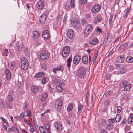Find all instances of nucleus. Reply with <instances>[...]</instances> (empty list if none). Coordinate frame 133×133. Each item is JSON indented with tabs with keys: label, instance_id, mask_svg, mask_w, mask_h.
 I'll return each instance as SVG.
<instances>
[{
	"label": "nucleus",
	"instance_id": "obj_26",
	"mask_svg": "<svg viewBox=\"0 0 133 133\" xmlns=\"http://www.w3.org/2000/svg\"><path fill=\"white\" fill-rule=\"evenodd\" d=\"M88 57L87 56H84L82 58V61L84 64H87L88 62Z\"/></svg>",
	"mask_w": 133,
	"mask_h": 133
},
{
	"label": "nucleus",
	"instance_id": "obj_27",
	"mask_svg": "<svg viewBox=\"0 0 133 133\" xmlns=\"http://www.w3.org/2000/svg\"><path fill=\"white\" fill-rule=\"evenodd\" d=\"M44 75V73L43 72H39L35 76V77L36 78H38L43 76Z\"/></svg>",
	"mask_w": 133,
	"mask_h": 133
},
{
	"label": "nucleus",
	"instance_id": "obj_37",
	"mask_svg": "<svg viewBox=\"0 0 133 133\" xmlns=\"http://www.w3.org/2000/svg\"><path fill=\"white\" fill-rule=\"evenodd\" d=\"M39 130L41 133H46L45 132L46 130L42 126H41L39 127Z\"/></svg>",
	"mask_w": 133,
	"mask_h": 133
},
{
	"label": "nucleus",
	"instance_id": "obj_44",
	"mask_svg": "<svg viewBox=\"0 0 133 133\" xmlns=\"http://www.w3.org/2000/svg\"><path fill=\"white\" fill-rule=\"evenodd\" d=\"M41 43V41L40 39H38L37 41L35 43V44L36 46H38L40 45Z\"/></svg>",
	"mask_w": 133,
	"mask_h": 133
},
{
	"label": "nucleus",
	"instance_id": "obj_5",
	"mask_svg": "<svg viewBox=\"0 0 133 133\" xmlns=\"http://www.w3.org/2000/svg\"><path fill=\"white\" fill-rule=\"evenodd\" d=\"M63 104L62 100L61 99H57L55 103L54 106L55 109L57 111H59L61 109Z\"/></svg>",
	"mask_w": 133,
	"mask_h": 133
},
{
	"label": "nucleus",
	"instance_id": "obj_58",
	"mask_svg": "<svg viewBox=\"0 0 133 133\" xmlns=\"http://www.w3.org/2000/svg\"><path fill=\"white\" fill-rule=\"evenodd\" d=\"M113 15L112 14H111L110 15V18L109 19V22L110 23V22H111L113 18Z\"/></svg>",
	"mask_w": 133,
	"mask_h": 133
},
{
	"label": "nucleus",
	"instance_id": "obj_12",
	"mask_svg": "<svg viewBox=\"0 0 133 133\" xmlns=\"http://www.w3.org/2000/svg\"><path fill=\"white\" fill-rule=\"evenodd\" d=\"M42 36L44 40L48 39L50 38L49 31L48 30L44 31L43 32Z\"/></svg>",
	"mask_w": 133,
	"mask_h": 133
},
{
	"label": "nucleus",
	"instance_id": "obj_46",
	"mask_svg": "<svg viewBox=\"0 0 133 133\" xmlns=\"http://www.w3.org/2000/svg\"><path fill=\"white\" fill-rule=\"evenodd\" d=\"M130 10V9L129 8H128L127 9V10H126V11L125 14L124 16L125 18H126L127 17V16H128L129 12Z\"/></svg>",
	"mask_w": 133,
	"mask_h": 133
},
{
	"label": "nucleus",
	"instance_id": "obj_25",
	"mask_svg": "<svg viewBox=\"0 0 133 133\" xmlns=\"http://www.w3.org/2000/svg\"><path fill=\"white\" fill-rule=\"evenodd\" d=\"M16 63L14 61H12L9 64V66L10 69L11 70H13L15 66Z\"/></svg>",
	"mask_w": 133,
	"mask_h": 133
},
{
	"label": "nucleus",
	"instance_id": "obj_38",
	"mask_svg": "<svg viewBox=\"0 0 133 133\" xmlns=\"http://www.w3.org/2000/svg\"><path fill=\"white\" fill-rule=\"evenodd\" d=\"M121 115L120 114H117L115 117V120L117 122H119L121 120Z\"/></svg>",
	"mask_w": 133,
	"mask_h": 133
},
{
	"label": "nucleus",
	"instance_id": "obj_1",
	"mask_svg": "<svg viewBox=\"0 0 133 133\" xmlns=\"http://www.w3.org/2000/svg\"><path fill=\"white\" fill-rule=\"evenodd\" d=\"M55 83L56 84V89L59 92L63 91L64 90L63 85L65 84L61 80L56 79L55 81Z\"/></svg>",
	"mask_w": 133,
	"mask_h": 133
},
{
	"label": "nucleus",
	"instance_id": "obj_10",
	"mask_svg": "<svg viewBox=\"0 0 133 133\" xmlns=\"http://www.w3.org/2000/svg\"><path fill=\"white\" fill-rule=\"evenodd\" d=\"M54 126L56 130L58 131H60L62 130V125L60 123L55 122L54 123Z\"/></svg>",
	"mask_w": 133,
	"mask_h": 133
},
{
	"label": "nucleus",
	"instance_id": "obj_52",
	"mask_svg": "<svg viewBox=\"0 0 133 133\" xmlns=\"http://www.w3.org/2000/svg\"><path fill=\"white\" fill-rule=\"evenodd\" d=\"M79 2L81 4L85 5L87 3V1H80Z\"/></svg>",
	"mask_w": 133,
	"mask_h": 133
},
{
	"label": "nucleus",
	"instance_id": "obj_54",
	"mask_svg": "<svg viewBox=\"0 0 133 133\" xmlns=\"http://www.w3.org/2000/svg\"><path fill=\"white\" fill-rule=\"evenodd\" d=\"M110 93V91H108L106 92L105 93V95L106 97H108L109 96Z\"/></svg>",
	"mask_w": 133,
	"mask_h": 133
},
{
	"label": "nucleus",
	"instance_id": "obj_36",
	"mask_svg": "<svg viewBox=\"0 0 133 133\" xmlns=\"http://www.w3.org/2000/svg\"><path fill=\"white\" fill-rule=\"evenodd\" d=\"M128 45V44L127 43H125L120 45L119 49L121 50H123L127 47Z\"/></svg>",
	"mask_w": 133,
	"mask_h": 133
},
{
	"label": "nucleus",
	"instance_id": "obj_45",
	"mask_svg": "<svg viewBox=\"0 0 133 133\" xmlns=\"http://www.w3.org/2000/svg\"><path fill=\"white\" fill-rule=\"evenodd\" d=\"M117 112L118 113H119L122 110V108L120 106H118L117 108Z\"/></svg>",
	"mask_w": 133,
	"mask_h": 133
},
{
	"label": "nucleus",
	"instance_id": "obj_33",
	"mask_svg": "<svg viewBox=\"0 0 133 133\" xmlns=\"http://www.w3.org/2000/svg\"><path fill=\"white\" fill-rule=\"evenodd\" d=\"M48 96L47 93L43 92L42 94L41 100L43 101L45 100L47 98Z\"/></svg>",
	"mask_w": 133,
	"mask_h": 133
},
{
	"label": "nucleus",
	"instance_id": "obj_61",
	"mask_svg": "<svg viewBox=\"0 0 133 133\" xmlns=\"http://www.w3.org/2000/svg\"><path fill=\"white\" fill-rule=\"evenodd\" d=\"M128 118H130L131 119H133V114L132 113H130Z\"/></svg>",
	"mask_w": 133,
	"mask_h": 133
},
{
	"label": "nucleus",
	"instance_id": "obj_51",
	"mask_svg": "<svg viewBox=\"0 0 133 133\" xmlns=\"http://www.w3.org/2000/svg\"><path fill=\"white\" fill-rule=\"evenodd\" d=\"M109 104V102L108 100H106L104 103V105L105 107H107Z\"/></svg>",
	"mask_w": 133,
	"mask_h": 133
},
{
	"label": "nucleus",
	"instance_id": "obj_16",
	"mask_svg": "<svg viewBox=\"0 0 133 133\" xmlns=\"http://www.w3.org/2000/svg\"><path fill=\"white\" fill-rule=\"evenodd\" d=\"M47 17V15L46 14H43L40 17L39 21L42 23H44L46 20Z\"/></svg>",
	"mask_w": 133,
	"mask_h": 133
},
{
	"label": "nucleus",
	"instance_id": "obj_19",
	"mask_svg": "<svg viewBox=\"0 0 133 133\" xmlns=\"http://www.w3.org/2000/svg\"><path fill=\"white\" fill-rule=\"evenodd\" d=\"M1 118L3 121V128L5 129L6 130L7 129V126H8V124L7 121L3 117H1Z\"/></svg>",
	"mask_w": 133,
	"mask_h": 133
},
{
	"label": "nucleus",
	"instance_id": "obj_55",
	"mask_svg": "<svg viewBox=\"0 0 133 133\" xmlns=\"http://www.w3.org/2000/svg\"><path fill=\"white\" fill-rule=\"evenodd\" d=\"M111 76V75L110 74H108L106 76V78L107 79L109 80Z\"/></svg>",
	"mask_w": 133,
	"mask_h": 133
},
{
	"label": "nucleus",
	"instance_id": "obj_47",
	"mask_svg": "<svg viewBox=\"0 0 133 133\" xmlns=\"http://www.w3.org/2000/svg\"><path fill=\"white\" fill-rule=\"evenodd\" d=\"M102 18L101 17H97L95 19V22L96 23L97 22H99L101 21V20Z\"/></svg>",
	"mask_w": 133,
	"mask_h": 133
},
{
	"label": "nucleus",
	"instance_id": "obj_13",
	"mask_svg": "<svg viewBox=\"0 0 133 133\" xmlns=\"http://www.w3.org/2000/svg\"><path fill=\"white\" fill-rule=\"evenodd\" d=\"M74 31L72 29H69L68 31L67 34V36L69 38H71L74 36Z\"/></svg>",
	"mask_w": 133,
	"mask_h": 133
},
{
	"label": "nucleus",
	"instance_id": "obj_62",
	"mask_svg": "<svg viewBox=\"0 0 133 133\" xmlns=\"http://www.w3.org/2000/svg\"><path fill=\"white\" fill-rule=\"evenodd\" d=\"M85 16L87 18H90L91 16L89 14H87L85 15Z\"/></svg>",
	"mask_w": 133,
	"mask_h": 133
},
{
	"label": "nucleus",
	"instance_id": "obj_17",
	"mask_svg": "<svg viewBox=\"0 0 133 133\" xmlns=\"http://www.w3.org/2000/svg\"><path fill=\"white\" fill-rule=\"evenodd\" d=\"M125 59V57L123 55H119L118 56L117 58V61L119 63H123Z\"/></svg>",
	"mask_w": 133,
	"mask_h": 133
},
{
	"label": "nucleus",
	"instance_id": "obj_42",
	"mask_svg": "<svg viewBox=\"0 0 133 133\" xmlns=\"http://www.w3.org/2000/svg\"><path fill=\"white\" fill-rule=\"evenodd\" d=\"M106 128L108 130H111L112 129L113 126L112 125L107 124L106 125Z\"/></svg>",
	"mask_w": 133,
	"mask_h": 133
},
{
	"label": "nucleus",
	"instance_id": "obj_60",
	"mask_svg": "<svg viewBox=\"0 0 133 133\" xmlns=\"http://www.w3.org/2000/svg\"><path fill=\"white\" fill-rule=\"evenodd\" d=\"M81 21L82 23L83 24H85L86 23V20L84 19H82Z\"/></svg>",
	"mask_w": 133,
	"mask_h": 133
},
{
	"label": "nucleus",
	"instance_id": "obj_41",
	"mask_svg": "<svg viewBox=\"0 0 133 133\" xmlns=\"http://www.w3.org/2000/svg\"><path fill=\"white\" fill-rule=\"evenodd\" d=\"M83 108V106L81 104L79 105L78 107V112L81 113L82 112V109Z\"/></svg>",
	"mask_w": 133,
	"mask_h": 133
},
{
	"label": "nucleus",
	"instance_id": "obj_3",
	"mask_svg": "<svg viewBox=\"0 0 133 133\" xmlns=\"http://www.w3.org/2000/svg\"><path fill=\"white\" fill-rule=\"evenodd\" d=\"M21 68L23 70H25L29 66V63L27 59L25 57H22L21 59Z\"/></svg>",
	"mask_w": 133,
	"mask_h": 133
},
{
	"label": "nucleus",
	"instance_id": "obj_43",
	"mask_svg": "<svg viewBox=\"0 0 133 133\" xmlns=\"http://www.w3.org/2000/svg\"><path fill=\"white\" fill-rule=\"evenodd\" d=\"M126 71L125 68H122L120 70V72L121 74H123L125 73Z\"/></svg>",
	"mask_w": 133,
	"mask_h": 133
},
{
	"label": "nucleus",
	"instance_id": "obj_31",
	"mask_svg": "<svg viewBox=\"0 0 133 133\" xmlns=\"http://www.w3.org/2000/svg\"><path fill=\"white\" fill-rule=\"evenodd\" d=\"M127 82L126 80L123 81L120 83V85L122 88L124 87L127 84Z\"/></svg>",
	"mask_w": 133,
	"mask_h": 133
},
{
	"label": "nucleus",
	"instance_id": "obj_63",
	"mask_svg": "<svg viewBox=\"0 0 133 133\" xmlns=\"http://www.w3.org/2000/svg\"><path fill=\"white\" fill-rule=\"evenodd\" d=\"M101 133H108V132L105 130L103 129L101 131Z\"/></svg>",
	"mask_w": 133,
	"mask_h": 133
},
{
	"label": "nucleus",
	"instance_id": "obj_32",
	"mask_svg": "<svg viewBox=\"0 0 133 133\" xmlns=\"http://www.w3.org/2000/svg\"><path fill=\"white\" fill-rule=\"evenodd\" d=\"M44 126L45 129L47 130L48 133H51L50 127V125L48 124H45Z\"/></svg>",
	"mask_w": 133,
	"mask_h": 133
},
{
	"label": "nucleus",
	"instance_id": "obj_9",
	"mask_svg": "<svg viewBox=\"0 0 133 133\" xmlns=\"http://www.w3.org/2000/svg\"><path fill=\"white\" fill-rule=\"evenodd\" d=\"M93 29V27L92 25L91 24H89L87 25L85 28L84 31V35L85 36L88 35Z\"/></svg>",
	"mask_w": 133,
	"mask_h": 133
},
{
	"label": "nucleus",
	"instance_id": "obj_23",
	"mask_svg": "<svg viewBox=\"0 0 133 133\" xmlns=\"http://www.w3.org/2000/svg\"><path fill=\"white\" fill-rule=\"evenodd\" d=\"M71 23L73 26L75 27H77L79 26V24L77 22L76 20L75 19H72Z\"/></svg>",
	"mask_w": 133,
	"mask_h": 133
},
{
	"label": "nucleus",
	"instance_id": "obj_59",
	"mask_svg": "<svg viewBox=\"0 0 133 133\" xmlns=\"http://www.w3.org/2000/svg\"><path fill=\"white\" fill-rule=\"evenodd\" d=\"M5 55L6 56H8V55L9 52L8 49H5L4 50Z\"/></svg>",
	"mask_w": 133,
	"mask_h": 133
},
{
	"label": "nucleus",
	"instance_id": "obj_53",
	"mask_svg": "<svg viewBox=\"0 0 133 133\" xmlns=\"http://www.w3.org/2000/svg\"><path fill=\"white\" fill-rule=\"evenodd\" d=\"M27 116L31 117V115L30 110H29V111L28 110H27Z\"/></svg>",
	"mask_w": 133,
	"mask_h": 133
},
{
	"label": "nucleus",
	"instance_id": "obj_15",
	"mask_svg": "<svg viewBox=\"0 0 133 133\" xmlns=\"http://www.w3.org/2000/svg\"><path fill=\"white\" fill-rule=\"evenodd\" d=\"M37 5L38 9L42 10L44 6V2L43 1H38Z\"/></svg>",
	"mask_w": 133,
	"mask_h": 133
},
{
	"label": "nucleus",
	"instance_id": "obj_40",
	"mask_svg": "<svg viewBox=\"0 0 133 133\" xmlns=\"http://www.w3.org/2000/svg\"><path fill=\"white\" fill-rule=\"evenodd\" d=\"M6 104L8 108L11 109L13 108V107L11 102H6Z\"/></svg>",
	"mask_w": 133,
	"mask_h": 133
},
{
	"label": "nucleus",
	"instance_id": "obj_21",
	"mask_svg": "<svg viewBox=\"0 0 133 133\" xmlns=\"http://www.w3.org/2000/svg\"><path fill=\"white\" fill-rule=\"evenodd\" d=\"M5 74L6 78L8 79H9L11 78V73L9 70L8 69L6 70L5 71Z\"/></svg>",
	"mask_w": 133,
	"mask_h": 133
},
{
	"label": "nucleus",
	"instance_id": "obj_7",
	"mask_svg": "<svg viewBox=\"0 0 133 133\" xmlns=\"http://www.w3.org/2000/svg\"><path fill=\"white\" fill-rule=\"evenodd\" d=\"M70 48L68 46H64L63 48L62 52V56L64 57H67L70 53Z\"/></svg>",
	"mask_w": 133,
	"mask_h": 133
},
{
	"label": "nucleus",
	"instance_id": "obj_8",
	"mask_svg": "<svg viewBox=\"0 0 133 133\" xmlns=\"http://www.w3.org/2000/svg\"><path fill=\"white\" fill-rule=\"evenodd\" d=\"M86 73L85 68L82 66L79 68L77 74V76L82 78L85 75Z\"/></svg>",
	"mask_w": 133,
	"mask_h": 133
},
{
	"label": "nucleus",
	"instance_id": "obj_11",
	"mask_svg": "<svg viewBox=\"0 0 133 133\" xmlns=\"http://www.w3.org/2000/svg\"><path fill=\"white\" fill-rule=\"evenodd\" d=\"M101 8V6L99 4L95 5L92 8V12L93 13L97 12L100 10Z\"/></svg>",
	"mask_w": 133,
	"mask_h": 133
},
{
	"label": "nucleus",
	"instance_id": "obj_35",
	"mask_svg": "<svg viewBox=\"0 0 133 133\" xmlns=\"http://www.w3.org/2000/svg\"><path fill=\"white\" fill-rule=\"evenodd\" d=\"M98 42V40L97 38H95L94 39L92 40L90 42V44L93 45H95Z\"/></svg>",
	"mask_w": 133,
	"mask_h": 133
},
{
	"label": "nucleus",
	"instance_id": "obj_14",
	"mask_svg": "<svg viewBox=\"0 0 133 133\" xmlns=\"http://www.w3.org/2000/svg\"><path fill=\"white\" fill-rule=\"evenodd\" d=\"M81 60V57L78 56L77 55L74 56L73 62L74 64H78L79 63Z\"/></svg>",
	"mask_w": 133,
	"mask_h": 133
},
{
	"label": "nucleus",
	"instance_id": "obj_39",
	"mask_svg": "<svg viewBox=\"0 0 133 133\" xmlns=\"http://www.w3.org/2000/svg\"><path fill=\"white\" fill-rule=\"evenodd\" d=\"M13 101V97L10 95H8L7 97V101L6 102H11Z\"/></svg>",
	"mask_w": 133,
	"mask_h": 133
},
{
	"label": "nucleus",
	"instance_id": "obj_28",
	"mask_svg": "<svg viewBox=\"0 0 133 133\" xmlns=\"http://www.w3.org/2000/svg\"><path fill=\"white\" fill-rule=\"evenodd\" d=\"M131 86L130 84H128L124 87V90L125 91H128L130 90L131 88Z\"/></svg>",
	"mask_w": 133,
	"mask_h": 133
},
{
	"label": "nucleus",
	"instance_id": "obj_22",
	"mask_svg": "<svg viewBox=\"0 0 133 133\" xmlns=\"http://www.w3.org/2000/svg\"><path fill=\"white\" fill-rule=\"evenodd\" d=\"M39 34L37 31H33V37L35 39L38 38L39 37Z\"/></svg>",
	"mask_w": 133,
	"mask_h": 133
},
{
	"label": "nucleus",
	"instance_id": "obj_50",
	"mask_svg": "<svg viewBox=\"0 0 133 133\" xmlns=\"http://www.w3.org/2000/svg\"><path fill=\"white\" fill-rule=\"evenodd\" d=\"M115 120L114 119H110L109 120V122L111 124L114 123Z\"/></svg>",
	"mask_w": 133,
	"mask_h": 133
},
{
	"label": "nucleus",
	"instance_id": "obj_57",
	"mask_svg": "<svg viewBox=\"0 0 133 133\" xmlns=\"http://www.w3.org/2000/svg\"><path fill=\"white\" fill-rule=\"evenodd\" d=\"M30 131L31 132H34L35 130L33 127L31 126L30 128Z\"/></svg>",
	"mask_w": 133,
	"mask_h": 133
},
{
	"label": "nucleus",
	"instance_id": "obj_64",
	"mask_svg": "<svg viewBox=\"0 0 133 133\" xmlns=\"http://www.w3.org/2000/svg\"><path fill=\"white\" fill-rule=\"evenodd\" d=\"M14 130V127L10 128H9L8 129V130L9 131H13Z\"/></svg>",
	"mask_w": 133,
	"mask_h": 133
},
{
	"label": "nucleus",
	"instance_id": "obj_56",
	"mask_svg": "<svg viewBox=\"0 0 133 133\" xmlns=\"http://www.w3.org/2000/svg\"><path fill=\"white\" fill-rule=\"evenodd\" d=\"M28 107V104L26 102H25L23 104V108L24 109H26Z\"/></svg>",
	"mask_w": 133,
	"mask_h": 133
},
{
	"label": "nucleus",
	"instance_id": "obj_48",
	"mask_svg": "<svg viewBox=\"0 0 133 133\" xmlns=\"http://www.w3.org/2000/svg\"><path fill=\"white\" fill-rule=\"evenodd\" d=\"M133 122V119H131L130 118H128V123L129 124H132Z\"/></svg>",
	"mask_w": 133,
	"mask_h": 133
},
{
	"label": "nucleus",
	"instance_id": "obj_20",
	"mask_svg": "<svg viewBox=\"0 0 133 133\" xmlns=\"http://www.w3.org/2000/svg\"><path fill=\"white\" fill-rule=\"evenodd\" d=\"M31 90L33 92L36 93L39 91V88L37 86H33L31 87Z\"/></svg>",
	"mask_w": 133,
	"mask_h": 133
},
{
	"label": "nucleus",
	"instance_id": "obj_29",
	"mask_svg": "<svg viewBox=\"0 0 133 133\" xmlns=\"http://www.w3.org/2000/svg\"><path fill=\"white\" fill-rule=\"evenodd\" d=\"M72 58L71 57H69L67 60V66L68 67L69 69L70 67L71 66V63L72 61Z\"/></svg>",
	"mask_w": 133,
	"mask_h": 133
},
{
	"label": "nucleus",
	"instance_id": "obj_6",
	"mask_svg": "<svg viewBox=\"0 0 133 133\" xmlns=\"http://www.w3.org/2000/svg\"><path fill=\"white\" fill-rule=\"evenodd\" d=\"M74 1H68L65 4V8L67 11H69L72 8H74L75 6L74 3Z\"/></svg>",
	"mask_w": 133,
	"mask_h": 133
},
{
	"label": "nucleus",
	"instance_id": "obj_34",
	"mask_svg": "<svg viewBox=\"0 0 133 133\" xmlns=\"http://www.w3.org/2000/svg\"><path fill=\"white\" fill-rule=\"evenodd\" d=\"M73 107V104L72 103H71L69 104L67 108V110L68 112H70L72 109Z\"/></svg>",
	"mask_w": 133,
	"mask_h": 133
},
{
	"label": "nucleus",
	"instance_id": "obj_30",
	"mask_svg": "<svg viewBox=\"0 0 133 133\" xmlns=\"http://www.w3.org/2000/svg\"><path fill=\"white\" fill-rule=\"evenodd\" d=\"M23 46V45L22 44H19L16 46V49L17 50L19 51L22 49Z\"/></svg>",
	"mask_w": 133,
	"mask_h": 133
},
{
	"label": "nucleus",
	"instance_id": "obj_4",
	"mask_svg": "<svg viewBox=\"0 0 133 133\" xmlns=\"http://www.w3.org/2000/svg\"><path fill=\"white\" fill-rule=\"evenodd\" d=\"M112 36L110 33L108 32L107 34L106 38L105 39L103 42V44L105 46H107L112 41Z\"/></svg>",
	"mask_w": 133,
	"mask_h": 133
},
{
	"label": "nucleus",
	"instance_id": "obj_49",
	"mask_svg": "<svg viewBox=\"0 0 133 133\" xmlns=\"http://www.w3.org/2000/svg\"><path fill=\"white\" fill-rule=\"evenodd\" d=\"M46 80V78L45 77H44L42 79L41 83L42 84H45V83Z\"/></svg>",
	"mask_w": 133,
	"mask_h": 133
},
{
	"label": "nucleus",
	"instance_id": "obj_2",
	"mask_svg": "<svg viewBox=\"0 0 133 133\" xmlns=\"http://www.w3.org/2000/svg\"><path fill=\"white\" fill-rule=\"evenodd\" d=\"M50 55V53L48 51L45 50L41 52L40 54V57L45 62L49 58Z\"/></svg>",
	"mask_w": 133,
	"mask_h": 133
},
{
	"label": "nucleus",
	"instance_id": "obj_24",
	"mask_svg": "<svg viewBox=\"0 0 133 133\" xmlns=\"http://www.w3.org/2000/svg\"><path fill=\"white\" fill-rule=\"evenodd\" d=\"M126 61L129 63H131L133 62V58L131 56H128L126 58Z\"/></svg>",
	"mask_w": 133,
	"mask_h": 133
},
{
	"label": "nucleus",
	"instance_id": "obj_18",
	"mask_svg": "<svg viewBox=\"0 0 133 133\" xmlns=\"http://www.w3.org/2000/svg\"><path fill=\"white\" fill-rule=\"evenodd\" d=\"M64 70V68L63 67L61 66H59L56 68H54L53 69V71L55 73H56L57 71H61L63 72Z\"/></svg>",
	"mask_w": 133,
	"mask_h": 133
}]
</instances>
